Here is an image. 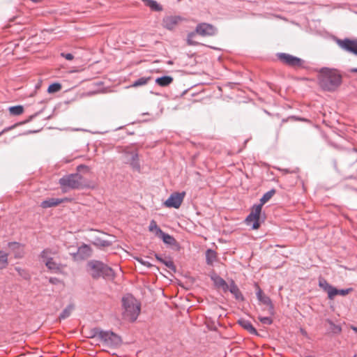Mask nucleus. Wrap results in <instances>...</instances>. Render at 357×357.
Listing matches in <instances>:
<instances>
[{"label": "nucleus", "mask_w": 357, "mask_h": 357, "mask_svg": "<svg viewBox=\"0 0 357 357\" xmlns=\"http://www.w3.org/2000/svg\"><path fill=\"white\" fill-rule=\"evenodd\" d=\"M337 43L342 50L357 55V40H337Z\"/></svg>", "instance_id": "obj_12"}, {"label": "nucleus", "mask_w": 357, "mask_h": 357, "mask_svg": "<svg viewBox=\"0 0 357 357\" xmlns=\"http://www.w3.org/2000/svg\"><path fill=\"white\" fill-rule=\"evenodd\" d=\"M8 248L15 252V257L20 258L23 255V248L17 242H11L8 243Z\"/></svg>", "instance_id": "obj_19"}, {"label": "nucleus", "mask_w": 357, "mask_h": 357, "mask_svg": "<svg viewBox=\"0 0 357 357\" xmlns=\"http://www.w3.org/2000/svg\"><path fill=\"white\" fill-rule=\"evenodd\" d=\"M318 79L323 89L331 91L341 84L342 76L335 69L322 68L319 73Z\"/></svg>", "instance_id": "obj_1"}, {"label": "nucleus", "mask_w": 357, "mask_h": 357, "mask_svg": "<svg viewBox=\"0 0 357 357\" xmlns=\"http://www.w3.org/2000/svg\"><path fill=\"white\" fill-rule=\"evenodd\" d=\"M352 291H353L352 288H349L347 289H342V290L337 289L335 296H337V295L346 296V295L349 294V293H351Z\"/></svg>", "instance_id": "obj_36"}, {"label": "nucleus", "mask_w": 357, "mask_h": 357, "mask_svg": "<svg viewBox=\"0 0 357 357\" xmlns=\"http://www.w3.org/2000/svg\"><path fill=\"white\" fill-rule=\"evenodd\" d=\"M196 34L197 33H196L195 31H193V32H191V33H188V38H187V43H188V45H199V43L194 40V38H195Z\"/></svg>", "instance_id": "obj_33"}, {"label": "nucleus", "mask_w": 357, "mask_h": 357, "mask_svg": "<svg viewBox=\"0 0 357 357\" xmlns=\"http://www.w3.org/2000/svg\"><path fill=\"white\" fill-rule=\"evenodd\" d=\"M150 79H151V77H141L139 79H137V81H135L130 86V87L135 88V87H138V86H140L146 85Z\"/></svg>", "instance_id": "obj_31"}, {"label": "nucleus", "mask_w": 357, "mask_h": 357, "mask_svg": "<svg viewBox=\"0 0 357 357\" xmlns=\"http://www.w3.org/2000/svg\"><path fill=\"white\" fill-rule=\"evenodd\" d=\"M352 330L357 333V328L355 326L351 327Z\"/></svg>", "instance_id": "obj_42"}, {"label": "nucleus", "mask_w": 357, "mask_h": 357, "mask_svg": "<svg viewBox=\"0 0 357 357\" xmlns=\"http://www.w3.org/2000/svg\"><path fill=\"white\" fill-rule=\"evenodd\" d=\"M229 291L234 296V297L238 300H243V296L238 288V287L234 284L233 281L229 284Z\"/></svg>", "instance_id": "obj_22"}, {"label": "nucleus", "mask_w": 357, "mask_h": 357, "mask_svg": "<svg viewBox=\"0 0 357 357\" xmlns=\"http://www.w3.org/2000/svg\"><path fill=\"white\" fill-rule=\"evenodd\" d=\"M182 21L179 16H167L162 20V25L169 30L175 29L177 25Z\"/></svg>", "instance_id": "obj_14"}, {"label": "nucleus", "mask_w": 357, "mask_h": 357, "mask_svg": "<svg viewBox=\"0 0 357 357\" xmlns=\"http://www.w3.org/2000/svg\"><path fill=\"white\" fill-rule=\"evenodd\" d=\"M156 259L162 262L167 268H169L170 270L173 271H176V268L174 264V262L172 260H163L160 257H159L158 255H155Z\"/></svg>", "instance_id": "obj_32"}, {"label": "nucleus", "mask_w": 357, "mask_h": 357, "mask_svg": "<svg viewBox=\"0 0 357 357\" xmlns=\"http://www.w3.org/2000/svg\"><path fill=\"white\" fill-rule=\"evenodd\" d=\"M173 77L171 76H163L155 79V83L160 86L165 87L169 86L173 82Z\"/></svg>", "instance_id": "obj_21"}, {"label": "nucleus", "mask_w": 357, "mask_h": 357, "mask_svg": "<svg viewBox=\"0 0 357 357\" xmlns=\"http://www.w3.org/2000/svg\"><path fill=\"white\" fill-rule=\"evenodd\" d=\"M68 201V199H58V198H49L41 202L40 206L43 208L54 207L59 205L61 203Z\"/></svg>", "instance_id": "obj_17"}, {"label": "nucleus", "mask_w": 357, "mask_h": 357, "mask_svg": "<svg viewBox=\"0 0 357 357\" xmlns=\"http://www.w3.org/2000/svg\"><path fill=\"white\" fill-rule=\"evenodd\" d=\"M16 126H17V125L15 124V125H14V126H10V127H8V128H6L3 129V130L0 132V136H1V135H3L4 132H7V131H8V130H10L11 129H13V128H15Z\"/></svg>", "instance_id": "obj_39"}, {"label": "nucleus", "mask_w": 357, "mask_h": 357, "mask_svg": "<svg viewBox=\"0 0 357 357\" xmlns=\"http://www.w3.org/2000/svg\"><path fill=\"white\" fill-rule=\"evenodd\" d=\"M50 281L51 282H54V280H52V279L51 278V279L50 280Z\"/></svg>", "instance_id": "obj_44"}, {"label": "nucleus", "mask_w": 357, "mask_h": 357, "mask_svg": "<svg viewBox=\"0 0 357 357\" xmlns=\"http://www.w3.org/2000/svg\"><path fill=\"white\" fill-rule=\"evenodd\" d=\"M73 309H74V306L73 305H68L61 313V314L59 316V319L61 320V319H65L68 318L70 315Z\"/></svg>", "instance_id": "obj_29"}, {"label": "nucleus", "mask_w": 357, "mask_h": 357, "mask_svg": "<svg viewBox=\"0 0 357 357\" xmlns=\"http://www.w3.org/2000/svg\"><path fill=\"white\" fill-rule=\"evenodd\" d=\"M319 286L327 292L328 296L330 299H333L337 292V289L331 286L328 282L324 278H319Z\"/></svg>", "instance_id": "obj_16"}, {"label": "nucleus", "mask_w": 357, "mask_h": 357, "mask_svg": "<svg viewBox=\"0 0 357 357\" xmlns=\"http://www.w3.org/2000/svg\"><path fill=\"white\" fill-rule=\"evenodd\" d=\"M8 253L0 251V269L6 268L8 264Z\"/></svg>", "instance_id": "obj_23"}, {"label": "nucleus", "mask_w": 357, "mask_h": 357, "mask_svg": "<svg viewBox=\"0 0 357 357\" xmlns=\"http://www.w3.org/2000/svg\"><path fill=\"white\" fill-rule=\"evenodd\" d=\"M275 190H271L267 192H266L263 197L260 199V204H261V206L266 204L268 201L271 199V198L275 195Z\"/></svg>", "instance_id": "obj_30"}, {"label": "nucleus", "mask_w": 357, "mask_h": 357, "mask_svg": "<svg viewBox=\"0 0 357 357\" xmlns=\"http://www.w3.org/2000/svg\"><path fill=\"white\" fill-rule=\"evenodd\" d=\"M206 262L209 265H212L214 261H216L217 255L216 252L212 250H208L206 253Z\"/></svg>", "instance_id": "obj_25"}, {"label": "nucleus", "mask_w": 357, "mask_h": 357, "mask_svg": "<svg viewBox=\"0 0 357 357\" xmlns=\"http://www.w3.org/2000/svg\"><path fill=\"white\" fill-rule=\"evenodd\" d=\"M122 302L124 308V318L130 321H135L140 312L138 301L132 296L127 295L123 298Z\"/></svg>", "instance_id": "obj_4"}, {"label": "nucleus", "mask_w": 357, "mask_h": 357, "mask_svg": "<svg viewBox=\"0 0 357 357\" xmlns=\"http://www.w3.org/2000/svg\"><path fill=\"white\" fill-rule=\"evenodd\" d=\"M353 357H357V354H355Z\"/></svg>", "instance_id": "obj_46"}, {"label": "nucleus", "mask_w": 357, "mask_h": 357, "mask_svg": "<svg viewBox=\"0 0 357 357\" xmlns=\"http://www.w3.org/2000/svg\"><path fill=\"white\" fill-rule=\"evenodd\" d=\"M185 195V192L172 193L165 202L164 204L168 208H178L183 202Z\"/></svg>", "instance_id": "obj_10"}, {"label": "nucleus", "mask_w": 357, "mask_h": 357, "mask_svg": "<svg viewBox=\"0 0 357 357\" xmlns=\"http://www.w3.org/2000/svg\"><path fill=\"white\" fill-rule=\"evenodd\" d=\"M89 265L91 268V275L94 278L102 276L110 280L114 277V271L100 261H92Z\"/></svg>", "instance_id": "obj_5"}, {"label": "nucleus", "mask_w": 357, "mask_h": 357, "mask_svg": "<svg viewBox=\"0 0 357 357\" xmlns=\"http://www.w3.org/2000/svg\"><path fill=\"white\" fill-rule=\"evenodd\" d=\"M158 237L162 238L163 242L166 244L174 245L176 243L175 239L172 236L165 234L163 231Z\"/></svg>", "instance_id": "obj_28"}, {"label": "nucleus", "mask_w": 357, "mask_h": 357, "mask_svg": "<svg viewBox=\"0 0 357 357\" xmlns=\"http://www.w3.org/2000/svg\"><path fill=\"white\" fill-rule=\"evenodd\" d=\"M278 57L284 64L293 68H301L304 64V61L301 59L286 53H279Z\"/></svg>", "instance_id": "obj_9"}, {"label": "nucleus", "mask_w": 357, "mask_h": 357, "mask_svg": "<svg viewBox=\"0 0 357 357\" xmlns=\"http://www.w3.org/2000/svg\"><path fill=\"white\" fill-rule=\"evenodd\" d=\"M258 319L263 324L270 325L273 322L272 319L268 317L259 316Z\"/></svg>", "instance_id": "obj_35"}, {"label": "nucleus", "mask_w": 357, "mask_h": 357, "mask_svg": "<svg viewBox=\"0 0 357 357\" xmlns=\"http://www.w3.org/2000/svg\"><path fill=\"white\" fill-rule=\"evenodd\" d=\"M149 231L154 233L155 236L158 237L162 234V231L160 229V227L157 225V223L155 220H151L149 225Z\"/></svg>", "instance_id": "obj_26"}, {"label": "nucleus", "mask_w": 357, "mask_h": 357, "mask_svg": "<svg viewBox=\"0 0 357 357\" xmlns=\"http://www.w3.org/2000/svg\"><path fill=\"white\" fill-rule=\"evenodd\" d=\"M100 340L109 347H116L121 344V337L109 331H100L97 334Z\"/></svg>", "instance_id": "obj_7"}, {"label": "nucleus", "mask_w": 357, "mask_h": 357, "mask_svg": "<svg viewBox=\"0 0 357 357\" xmlns=\"http://www.w3.org/2000/svg\"><path fill=\"white\" fill-rule=\"evenodd\" d=\"M8 110L11 115L19 116L24 112V107L22 105L13 106L10 107Z\"/></svg>", "instance_id": "obj_27"}, {"label": "nucleus", "mask_w": 357, "mask_h": 357, "mask_svg": "<svg viewBox=\"0 0 357 357\" xmlns=\"http://www.w3.org/2000/svg\"><path fill=\"white\" fill-rule=\"evenodd\" d=\"M50 281L51 282H54V280H52V279L51 278V279L50 280Z\"/></svg>", "instance_id": "obj_45"}, {"label": "nucleus", "mask_w": 357, "mask_h": 357, "mask_svg": "<svg viewBox=\"0 0 357 357\" xmlns=\"http://www.w3.org/2000/svg\"><path fill=\"white\" fill-rule=\"evenodd\" d=\"M239 324L245 330H247L250 333L253 335H258L257 330L254 328L252 324L244 319H241L238 321Z\"/></svg>", "instance_id": "obj_20"}, {"label": "nucleus", "mask_w": 357, "mask_h": 357, "mask_svg": "<svg viewBox=\"0 0 357 357\" xmlns=\"http://www.w3.org/2000/svg\"><path fill=\"white\" fill-rule=\"evenodd\" d=\"M108 235L102 232H98L93 236V243L99 248L108 247L111 245V242L107 238Z\"/></svg>", "instance_id": "obj_13"}, {"label": "nucleus", "mask_w": 357, "mask_h": 357, "mask_svg": "<svg viewBox=\"0 0 357 357\" xmlns=\"http://www.w3.org/2000/svg\"><path fill=\"white\" fill-rule=\"evenodd\" d=\"M351 72L353 73H357V68H354L351 70Z\"/></svg>", "instance_id": "obj_43"}, {"label": "nucleus", "mask_w": 357, "mask_h": 357, "mask_svg": "<svg viewBox=\"0 0 357 357\" xmlns=\"http://www.w3.org/2000/svg\"><path fill=\"white\" fill-rule=\"evenodd\" d=\"M82 168H87V167L84 165H79L77 167V170L79 171Z\"/></svg>", "instance_id": "obj_41"}, {"label": "nucleus", "mask_w": 357, "mask_h": 357, "mask_svg": "<svg viewBox=\"0 0 357 357\" xmlns=\"http://www.w3.org/2000/svg\"><path fill=\"white\" fill-rule=\"evenodd\" d=\"M123 153V161L126 163L129 164L132 169L139 171L140 165L137 151L131 148H126Z\"/></svg>", "instance_id": "obj_6"}, {"label": "nucleus", "mask_w": 357, "mask_h": 357, "mask_svg": "<svg viewBox=\"0 0 357 357\" xmlns=\"http://www.w3.org/2000/svg\"><path fill=\"white\" fill-rule=\"evenodd\" d=\"M61 56L64 58H66L67 60H73L74 59V56L72 54H65L61 53Z\"/></svg>", "instance_id": "obj_38"}, {"label": "nucleus", "mask_w": 357, "mask_h": 357, "mask_svg": "<svg viewBox=\"0 0 357 357\" xmlns=\"http://www.w3.org/2000/svg\"><path fill=\"white\" fill-rule=\"evenodd\" d=\"M261 208V204L255 205L245 220L247 225L252 226V229H257L260 226L259 220Z\"/></svg>", "instance_id": "obj_8"}, {"label": "nucleus", "mask_w": 357, "mask_h": 357, "mask_svg": "<svg viewBox=\"0 0 357 357\" xmlns=\"http://www.w3.org/2000/svg\"><path fill=\"white\" fill-rule=\"evenodd\" d=\"M140 262H141L142 264H144V265H145V266H148V267H151V266H152V265H151L149 262H148V261H140Z\"/></svg>", "instance_id": "obj_40"}, {"label": "nucleus", "mask_w": 357, "mask_h": 357, "mask_svg": "<svg viewBox=\"0 0 357 357\" xmlns=\"http://www.w3.org/2000/svg\"><path fill=\"white\" fill-rule=\"evenodd\" d=\"M146 5L149 6L151 10L155 11H160L162 10V6L154 0H144Z\"/></svg>", "instance_id": "obj_24"}, {"label": "nucleus", "mask_w": 357, "mask_h": 357, "mask_svg": "<svg viewBox=\"0 0 357 357\" xmlns=\"http://www.w3.org/2000/svg\"><path fill=\"white\" fill-rule=\"evenodd\" d=\"M60 184L63 192L70 189L94 188L95 185L89 181L84 178L81 174L76 173L65 176L59 179Z\"/></svg>", "instance_id": "obj_2"}, {"label": "nucleus", "mask_w": 357, "mask_h": 357, "mask_svg": "<svg viewBox=\"0 0 357 357\" xmlns=\"http://www.w3.org/2000/svg\"><path fill=\"white\" fill-rule=\"evenodd\" d=\"M211 279L217 287L221 288L224 291H228L229 284L222 278L214 275L211 277Z\"/></svg>", "instance_id": "obj_18"}, {"label": "nucleus", "mask_w": 357, "mask_h": 357, "mask_svg": "<svg viewBox=\"0 0 357 357\" xmlns=\"http://www.w3.org/2000/svg\"><path fill=\"white\" fill-rule=\"evenodd\" d=\"M58 250L56 249L46 248L40 254V258L46 267L54 273L60 272L63 266L57 261Z\"/></svg>", "instance_id": "obj_3"}, {"label": "nucleus", "mask_w": 357, "mask_h": 357, "mask_svg": "<svg viewBox=\"0 0 357 357\" xmlns=\"http://www.w3.org/2000/svg\"><path fill=\"white\" fill-rule=\"evenodd\" d=\"M79 251L80 252H84V253L89 254L91 250H90V248H89V247L88 245H82V247L79 248Z\"/></svg>", "instance_id": "obj_37"}, {"label": "nucleus", "mask_w": 357, "mask_h": 357, "mask_svg": "<svg viewBox=\"0 0 357 357\" xmlns=\"http://www.w3.org/2000/svg\"><path fill=\"white\" fill-rule=\"evenodd\" d=\"M61 89V85L59 83H54L49 86L47 89V91L50 93H56L60 91Z\"/></svg>", "instance_id": "obj_34"}, {"label": "nucleus", "mask_w": 357, "mask_h": 357, "mask_svg": "<svg viewBox=\"0 0 357 357\" xmlns=\"http://www.w3.org/2000/svg\"><path fill=\"white\" fill-rule=\"evenodd\" d=\"M255 287L257 290L256 294L259 302H261L264 305H267L271 312L273 313V305L270 298L263 293L262 290L261 289L258 284H255Z\"/></svg>", "instance_id": "obj_15"}, {"label": "nucleus", "mask_w": 357, "mask_h": 357, "mask_svg": "<svg viewBox=\"0 0 357 357\" xmlns=\"http://www.w3.org/2000/svg\"><path fill=\"white\" fill-rule=\"evenodd\" d=\"M195 32L203 37L212 36L215 34L216 29L210 24L200 23L196 26Z\"/></svg>", "instance_id": "obj_11"}]
</instances>
